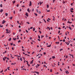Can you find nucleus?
<instances>
[{
	"label": "nucleus",
	"mask_w": 75,
	"mask_h": 75,
	"mask_svg": "<svg viewBox=\"0 0 75 75\" xmlns=\"http://www.w3.org/2000/svg\"><path fill=\"white\" fill-rule=\"evenodd\" d=\"M6 33L7 34H8L10 33H11V31H10V30H9V32H8V29H6Z\"/></svg>",
	"instance_id": "nucleus-1"
},
{
	"label": "nucleus",
	"mask_w": 75,
	"mask_h": 75,
	"mask_svg": "<svg viewBox=\"0 0 75 75\" xmlns=\"http://www.w3.org/2000/svg\"><path fill=\"white\" fill-rule=\"evenodd\" d=\"M30 4H29V6H31V5H32V3H31V1H30Z\"/></svg>",
	"instance_id": "nucleus-2"
},
{
	"label": "nucleus",
	"mask_w": 75,
	"mask_h": 75,
	"mask_svg": "<svg viewBox=\"0 0 75 75\" xmlns=\"http://www.w3.org/2000/svg\"><path fill=\"white\" fill-rule=\"evenodd\" d=\"M6 23V21H5L4 20H3V21L2 22V24H4Z\"/></svg>",
	"instance_id": "nucleus-3"
},
{
	"label": "nucleus",
	"mask_w": 75,
	"mask_h": 75,
	"mask_svg": "<svg viewBox=\"0 0 75 75\" xmlns=\"http://www.w3.org/2000/svg\"><path fill=\"white\" fill-rule=\"evenodd\" d=\"M25 15L26 16H27V17H28V14L27 13H26Z\"/></svg>",
	"instance_id": "nucleus-4"
},
{
	"label": "nucleus",
	"mask_w": 75,
	"mask_h": 75,
	"mask_svg": "<svg viewBox=\"0 0 75 75\" xmlns=\"http://www.w3.org/2000/svg\"><path fill=\"white\" fill-rule=\"evenodd\" d=\"M69 42L68 43H67V42H65V43L66 44H67V45H69V42H70L69 41Z\"/></svg>",
	"instance_id": "nucleus-5"
},
{
	"label": "nucleus",
	"mask_w": 75,
	"mask_h": 75,
	"mask_svg": "<svg viewBox=\"0 0 75 75\" xmlns=\"http://www.w3.org/2000/svg\"><path fill=\"white\" fill-rule=\"evenodd\" d=\"M66 73L67 74H68H68H69V72H68V71H66Z\"/></svg>",
	"instance_id": "nucleus-6"
},
{
	"label": "nucleus",
	"mask_w": 75,
	"mask_h": 75,
	"mask_svg": "<svg viewBox=\"0 0 75 75\" xmlns=\"http://www.w3.org/2000/svg\"><path fill=\"white\" fill-rule=\"evenodd\" d=\"M46 29H49V30H50V27H48Z\"/></svg>",
	"instance_id": "nucleus-7"
},
{
	"label": "nucleus",
	"mask_w": 75,
	"mask_h": 75,
	"mask_svg": "<svg viewBox=\"0 0 75 75\" xmlns=\"http://www.w3.org/2000/svg\"><path fill=\"white\" fill-rule=\"evenodd\" d=\"M3 9H1V11H0V12L1 13H2V12H3Z\"/></svg>",
	"instance_id": "nucleus-8"
},
{
	"label": "nucleus",
	"mask_w": 75,
	"mask_h": 75,
	"mask_svg": "<svg viewBox=\"0 0 75 75\" xmlns=\"http://www.w3.org/2000/svg\"><path fill=\"white\" fill-rule=\"evenodd\" d=\"M39 3H40V5H41V4H42V3H43V2H42L41 3V1H40L39 2Z\"/></svg>",
	"instance_id": "nucleus-9"
},
{
	"label": "nucleus",
	"mask_w": 75,
	"mask_h": 75,
	"mask_svg": "<svg viewBox=\"0 0 75 75\" xmlns=\"http://www.w3.org/2000/svg\"><path fill=\"white\" fill-rule=\"evenodd\" d=\"M53 21H54V20H55V17L54 16H53Z\"/></svg>",
	"instance_id": "nucleus-10"
},
{
	"label": "nucleus",
	"mask_w": 75,
	"mask_h": 75,
	"mask_svg": "<svg viewBox=\"0 0 75 75\" xmlns=\"http://www.w3.org/2000/svg\"><path fill=\"white\" fill-rule=\"evenodd\" d=\"M11 40V38H10L9 39H8V41H10Z\"/></svg>",
	"instance_id": "nucleus-11"
},
{
	"label": "nucleus",
	"mask_w": 75,
	"mask_h": 75,
	"mask_svg": "<svg viewBox=\"0 0 75 75\" xmlns=\"http://www.w3.org/2000/svg\"><path fill=\"white\" fill-rule=\"evenodd\" d=\"M27 11H28V12L29 13H30V10H29V8H28V9H27Z\"/></svg>",
	"instance_id": "nucleus-12"
},
{
	"label": "nucleus",
	"mask_w": 75,
	"mask_h": 75,
	"mask_svg": "<svg viewBox=\"0 0 75 75\" xmlns=\"http://www.w3.org/2000/svg\"><path fill=\"white\" fill-rule=\"evenodd\" d=\"M56 44H59V42H55Z\"/></svg>",
	"instance_id": "nucleus-13"
},
{
	"label": "nucleus",
	"mask_w": 75,
	"mask_h": 75,
	"mask_svg": "<svg viewBox=\"0 0 75 75\" xmlns=\"http://www.w3.org/2000/svg\"><path fill=\"white\" fill-rule=\"evenodd\" d=\"M51 46V45H47V47H50Z\"/></svg>",
	"instance_id": "nucleus-14"
},
{
	"label": "nucleus",
	"mask_w": 75,
	"mask_h": 75,
	"mask_svg": "<svg viewBox=\"0 0 75 75\" xmlns=\"http://www.w3.org/2000/svg\"><path fill=\"white\" fill-rule=\"evenodd\" d=\"M5 14H6V16H8V13H5Z\"/></svg>",
	"instance_id": "nucleus-15"
},
{
	"label": "nucleus",
	"mask_w": 75,
	"mask_h": 75,
	"mask_svg": "<svg viewBox=\"0 0 75 75\" xmlns=\"http://www.w3.org/2000/svg\"><path fill=\"white\" fill-rule=\"evenodd\" d=\"M12 18H13V17H9V18H10V19L11 20H12Z\"/></svg>",
	"instance_id": "nucleus-16"
},
{
	"label": "nucleus",
	"mask_w": 75,
	"mask_h": 75,
	"mask_svg": "<svg viewBox=\"0 0 75 75\" xmlns=\"http://www.w3.org/2000/svg\"><path fill=\"white\" fill-rule=\"evenodd\" d=\"M52 57L53 59H54V58H55V57L54 56H52Z\"/></svg>",
	"instance_id": "nucleus-17"
},
{
	"label": "nucleus",
	"mask_w": 75,
	"mask_h": 75,
	"mask_svg": "<svg viewBox=\"0 0 75 75\" xmlns=\"http://www.w3.org/2000/svg\"><path fill=\"white\" fill-rule=\"evenodd\" d=\"M23 59L21 58H20V61H22V60Z\"/></svg>",
	"instance_id": "nucleus-18"
},
{
	"label": "nucleus",
	"mask_w": 75,
	"mask_h": 75,
	"mask_svg": "<svg viewBox=\"0 0 75 75\" xmlns=\"http://www.w3.org/2000/svg\"><path fill=\"white\" fill-rule=\"evenodd\" d=\"M36 11L37 13H38V9H37L36 10Z\"/></svg>",
	"instance_id": "nucleus-19"
},
{
	"label": "nucleus",
	"mask_w": 75,
	"mask_h": 75,
	"mask_svg": "<svg viewBox=\"0 0 75 75\" xmlns=\"http://www.w3.org/2000/svg\"><path fill=\"white\" fill-rule=\"evenodd\" d=\"M43 20L44 21H45V23H47V22H46V21H45V19H43Z\"/></svg>",
	"instance_id": "nucleus-20"
},
{
	"label": "nucleus",
	"mask_w": 75,
	"mask_h": 75,
	"mask_svg": "<svg viewBox=\"0 0 75 75\" xmlns=\"http://www.w3.org/2000/svg\"><path fill=\"white\" fill-rule=\"evenodd\" d=\"M69 29H70V30H72V29H71V27H70V26H69Z\"/></svg>",
	"instance_id": "nucleus-21"
},
{
	"label": "nucleus",
	"mask_w": 75,
	"mask_h": 75,
	"mask_svg": "<svg viewBox=\"0 0 75 75\" xmlns=\"http://www.w3.org/2000/svg\"><path fill=\"white\" fill-rule=\"evenodd\" d=\"M50 72H52V69H50Z\"/></svg>",
	"instance_id": "nucleus-22"
},
{
	"label": "nucleus",
	"mask_w": 75,
	"mask_h": 75,
	"mask_svg": "<svg viewBox=\"0 0 75 75\" xmlns=\"http://www.w3.org/2000/svg\"><path fill=\"white\" fill-rule=\"evenodd\" d=\"M13 4H14V3H16V1H14L13 2Z\"/></svg>",
	"instance_id": "nucleus-23"
},
{
	"label": "nucleus",
	"mask_w": 75,
	"mask_h": 75,
	"mask_svg": "<svg viewBox=\"0 0 75 75\" xmlns=\"http://www.w3.org/2000/svg\"><path fill=\"white\" fill-rule=\"evenodd\" d=\"M33 31H35V28H33Z\"/></svg>",
	"instance_id": "nucleus-24"
},
{
	"label": "nucleus",
	"mask_w": 75,
	"mask_h": 75,
	"mask_svg": "<svg viewBox=\"0 0 75 75\" xmlns=\"http://www.w3.org/2000/svg\"><path fill=\"white\" fill-rule=\"evenodd\" d=\"M1 7H3V6H2V4H0V6Z\"/></svg>",
	"instance_id": "nucleus-25"
},
{
	"label": "nucleus",
	"mask_w": 75,
	"mask_h": 75,
	"mask_svg": "<svg viewBox=\"0 0 75 75\" xmlns=\"http://www.w3.org/2000/svg\"><path fill=\"white\" fill-rule=\"evenodd\" d=\"M35 14L36 16H38V15L37 13H35Z\"/></svg>",
	"instance_id": "nucleus-26"
},
{
	"label": "nucleus",
	"mask_w": 75,
	"mask_h": 75,
	"mask_svg": "<svg viewBox=\"0 0 75 75\" xmlns=\"http://www.w3.org/2000/svg\"><path fill=\"white\" fill-rule=\"evenodd\" d=\"M6 52H7V51H5V52H3V54H5V53H6Z\"/></svg>",
	"instance_id": "nucleus-27"
},
{
	"label": "nucleus",
	"mask_w": 75,
	"mask_h": 75,
	"mask_svg": "<svg viewBox=\"0 0 75 75\" xmlns=\"http://www.w3.org/2000/svg\"><path fill=\"white\" fill-rule=\"evenodd\" d=\"M43 54H44V55H46V52H44V53H43Z\"/></svg>",
	"instance_id": "nucleus-28"
},
{
	"label": "nucleus",
	"mask_w": 75,
	"mask_h": 75,
	"mask_svg": "<svg viewBox=\"0 0 75 75\" xmlns=\"http://www.w3.org/2000/svg\"><path fill=\"white\" fill-rule=\"evenodd\" d=\"M38 38H39V39H40V36L39 35H38Z\"/></svg>",
	"instance_id": "nucleus-29"
},
{
	"label": "nucleus",
	"mask_w": 75,
	"mask_h": 75,
	"mask_svg": "<svg viewBox=\"0 0 75 75\" xmlns=\"http://www.w3.org/2000/svg\"><path fill=\"white\" fill-rule=\"evenodd\" d=\"M49 7V5H47V8H48Z\"/></svg>",
	"instance_id": "nucleus-30"
},
{
	"label": "nucleus",
	"mask_w": 75,
	"mask_h": 75,
	"mask_svg": "<svg viewBox=\"0 0 75 75\" xmlns=\"http://www.w3.org/2000/svg\"><path fill=\"white\" fill-rule=\"evenodd\" d=\"M62 50H63V49H61L60 50V51H62Z\"/></svg>",
	"instance_id": "nucleus-31"
},
{
	"label": "nucleus",
	"mask_w": 75,
	"mask_h": 75,
	"mask_svg": "<svg viewBox=\"0 0 75 75\" xmlns=\"http://www.w3.org/2000/svg\"><path fill=\"white\" fill-rule=\"evenodd\" d=\"M21 42V41L20 40H19L18 42L19 43V42Z\"/></svg>",
	"instance_id": "nucleus-32"
},
{
	"label": "nucleus",
	"mask_w": 75,
	"mask_h": 75,
	"mask_svg": "<svg viewBox=\"0 0 75 75\" xmlns=\"http://www.w3.org/2000/svg\"><path fill=\"white\" fill-rule=\"evenodd\" d=\"M3 61H5L6 59H5L4 58H3Z\"/></svg>",
	"instance_id": "nucleus-33"
},
{
	"label": "nucleus",
	"mask_w": 75,
	"mask_h": 75,
	"mask_svg": "<svg viewBox=\"0 0 75 75\" xmlns=\"http://www.w3.org/2000/svg\"><path fill=\"white\" fill-rule=\"evenodd\" d=\"M36 74H37L38 75H39V72H36Z\"/></svg>",
	"instance_id": "nucleus-34"
},
{
	"label": "nucleus",
	"mask_w": 75,
	"mask_h": 75,
	"mask_svg": "<svg viewBox=\"0 0 75 75\" xmlns=\"http://www.w3.org/2000/svg\"><path fill=\"white\" fill-rule=\"evenodd\" d=\"M25 31H26V33H28V30H26Z\"/></svg>",
	"instance_id": "nucleus-35"
},
{
	"label": "nucleus",
	"mask_w": 75,
	"mask_h": 75,
	"mask_svg": "<svg viewBox=\"0 0 75 75\" xmlns=\"http://www.w3.org/2000/svg\"><path fill=\"white\" fill-rule=\"evenodd\" d=\"M3 25L1 26V25H0V27H3Z\"/></svg>",
	"instance_id": "nucleus-36"
},
{
	"label": "nucleus",
	"mask_w": 75,
	"mask_h": 75,
	"mask_svg": "<svg viewBox=\"0 0 75 75\" xmlns=\"http://www.w3.org/2000/svg\"><path fill=\"white\" fill-rule=\"evenodd\" d=\"M47 12H50V10H47Z\"/></svg>",
	"instance_id": "nucleus-37"
},
{
	"label": "nucleus",
	"mask_w": 75,
	"mask_h": 75,
	"mask_svg": "<svg viewBox=\"0 0 75 75\" xmlns=\"http://www.w3.org/2000/svg\"><path fill=\"white\" fill-rule=\"evenodd\" d=\"M63 42H65V39H64L63 40Z\"/></svg>",
	"instance_id": "nucleus-38"
},
{
	"label": "nucleus",
	"mask_w": 75,
	"mask_h": 75,
	"mask_svg": "<svg viewBox=\"0 0 75 75\" xmlns=\"http://www.w3.org/2000/svg\"><path fill=\"white\" fill-rule=\"evenodd\" d=\"M27 52H28V54H30V52H28V51H27Z\"/></svg>",
	"instance_id": "nucleus-39"
},
{
	"label": "nucleus",
	"mask_w": 75,
	"mask_h": 75,
	"mask_svg": "<svg viewBox=\"0 0 75 75\" xmlns=\"http://www.w3.org/2000/svg\"><path fill=\"white\" fill-rule=\"evenodd\" d=\"M10 44H11V45H13V43H12Z\"/></svg>",
	"instance_id": "nucleus-40"
},
{
	"label": "nucleus",
	"mask_w": 75,
	"mask_h": 75,
	"mask_svg": "<svg viewBox=\"0 0 75 75\" xmlns=\"http://www.w3.org/2000/svg\"><path fill=\"white\" fill-rule=\"evenodd\" d=\"M60 33V31L59 30L58 32V34H59Z\"/></svg>",
	"instance_id": "nucleus-41"
},
{
	"label": "nucleus",
	"mask_w": 75,
	"mask_h": 75,
	"mask_svg": "<svg viewBox=\"0 0 75 75\" xmlns=\"http://www.w3.org/2000/svg\"><path fill=\"white\" fill-rule=\"evenodd\" d=\"M13 40H14L15 41H16V39H15V38H13Z\"/></svg>",
	"instance_id": "nucleus-42"
},
{
	"label": "nucleus",
	"mask_w": 75,
	"mask_h": 75,
	"mask_svg": "<svg viewBox=\"0 0 75 75\" xmlns=\"http://www.w3.org/2000/svg\"><path fill=\"white\" fill-rule=\"evenodd\" d=\"M16 7H18V4H17V5H16Z\"/></svg>",
	"instance_id": "nucleus-43"
},
{
	"label": "nucleus",
	"mask_w": 75,
	"mask_h": 75,
	"mask_svg": "<svg viewBox=\"0 0 75 75\" xmlns=\"http://www.w3.org/2000/svg\"><path fill=\"white\" fill-rule=\"evenodd\" d=\"M38 41H41V40L39 39H38Z\"/></svg>",
	"instance_id": "nucleus-44"
},
{
	"label": "nucleus",
	"mask_w": 75,
	"mask_h": 75,
	"mask_svg": "<svg viewBox=\"0 0 75 75\" xmlns=\"http://www.w3.org/2000/svg\"><path fill=\"white\" fill-rule=\"evenodd\" d=\"M71 10H74V8H71Z\"/></svg>",
	"instance_id": "nucleus-45"
},
{
	"label": "nucleus",
	"mask_w": 75,
	"mask_h": 75,
	"mask_svg": "<svg viewBox=\"0 0 75 75\" xmlns=\"http://www.w3.org/2000/svg\"><path fill=\"white\" fill-rule=\"evenodd\" d=\"M33 62L31 61L30 62V64H33Z\"/></svg>",
	"instance_id": "nucleus-46"
},
{
	"label": "nucleus",
	"mask_w": 75,
	"mask_h": 75,
	"mask_svg": "<svg viewBox=\"0 0 75 75\" xmlns=\"http://www.w3.org/2000/svg\"><path fill=\"white\" fill-rule=\"evenodd\" d=\"M30 40H32V38H31V37H30Z\"/></svg>",
	"instance_id": "nucleus-47"
},
{
	"label": "nucleus",
	"mask_w": 75,
	"mask_h": 75,
	"mask_svg": "<svg viewBox=\"0 0 75 75\" xmlns=\"http://www.w3.org/2000/svg\"><path fill=\"white\" fill-rule=\"evenodd\" d=\"M68 58V56L67 55L66 56V57L65 58V59H66V58Z\"/></svg>",
	"instance_id": "nucleus-48"
},
{
	"label": "nucleus",
	"mask_w": 75,
	"mask_h": 75,
	"mask_svg": "<svg viewBox=\"0 0 75 75\" xmlns=\"http://www.w3.org/2000/svg\"><path fill=\"white\" fill-rule=\"evenodd\" d=\"M3 70H2V71H0V73H2V72H3Z\"/></svg>",
	"instance_id": "nucleus-49"
},
{
	"label": "nucleus",
	"mask_w": 75,
	"mask_h": 75,
	"mask_svg": "<svg viewBox=\"0 0 75 75\" xmlns=\"http://www.w3.org/2000/svg\"><path fill=\"white\" fill-rule=\"evenodd\" d=\"M46 38L48 37V36H47V35L46 34Z\"/></svg>",
	"instance_id": "nucleus-50"
},
{
	"label": "nucleus",
	"mask_w": 75,
	"mask_h": 75,
	"mask_svg": "<svg viewBox=\"0 0 75 75\" xmlns=\"http://www.w3.org/2000/svg\"><path fill=\"white\" fill-rule=\"evenodd\" d=\"M39 32L40 34H41V32L40 31H39Z\"/></svg>",
	"instance_id": "nucleus-51"
},
{
	"label": "nucleus",
	"mask_w": 75,
	"mask_h": 75,
	"mask_svg": "<svg viewBox=\"0 0 75 75\" xmlns=\"http://www.w3.org/2000/svg\"><path fill=\"white\" fill-rule=\"evenodd\" d=\"M21 29H20L19 30V32H21Z\"/></svg>",
	"instance_id": "nucleus-52"
},
{
	"label": "nucleus",
	"mask_w": 75,
	"mask_h": 75,
	"mask_svg": "<svg viewBox=\"0 0 75 75\" xmlns=\"http://www.w3.org/2000/svg\"><path fill=\"white\" fill-rule=\"evenodd\" d=\"M17 22L18 23V24H19V21H17Z\"/></svg>",
	"instance_id": "nucleus-53"
},
{
	"label": "nucleus",
	"mask_w": 75,
	"mask_h": 75,
	"mask_svg": "<svg viewBox=\"0 0 75 75\" xmlns=\"http://www.w3.org/2000/svg\"><path fill=\"white\" fill-rule=\"evenodd\" d=\"M33 28V27H31L30 28V29H32Z\"/></svg>",
	"instance_id": "nucleus-54"
},
{
	"label": "nucleus",
	"mask_w": 75,
	"mask_h": 75,
	"mask_svg": "<svg viewBox=\"0 0 75 75\" xmlns=\"http://www.w3.org/2000/svg\"><path fill=\"white\" fill-rule=\"evenodd\" d=\"M26 23H27V24H30V23H29V22H26Z\"/></svg>",
	"instance_id": "nucleus-55"
},
{
	"label": "nucleus",
	"mask_w": 75,
	"mask_h": 75,
	"mask_svg": "<svg viewBox=\"0 0 75 75\" xmlns=\"http://www.w3.org/2000/svg\"><path fill=\"white\" fill-rule=\"evenodd\" d=\"M34 53H35V52H32V55H33V54H34Z\"/></svg>",
	"instance_id": "nucleus-56"
},
{
	"label": "nucleus",
	"mask_w": 75,
	"mask_h": 75,
	"mask_svg": "<svg viewBox=\"0 0 75 75\" xmlns=\"http://www.w3.org/2000/svg\"><path fill=\"white\" fill-rule=\"evenodd\" d=\"M5 59H7V57H4Z\"/></svg>",
	"instance_id": "nucleus-57"
},
{
	"label": "nucleus",
	"mask_w": 75,
	"mask_h": 75,
	"mask_svg": "<svg viewBox=\"0 0 75 75\" xmlns=\"http://www.w3.org/2000/svg\"><path fill=\"white\" fill-rule=\"evenodd\" d=\"M71 12V13H73V11H70Z\"/></svg>",
	"instance_id": "nucleus-58"
},
{
	"label": "nucleus",
	"mask_w": 75,
	"mask_h": 75,
	"mask_svg": "<svg viewBox=\"0 0 75 75\" xmlns=\"http://www.w3.org/2000/svg\"><path fill=\"white\" fill-rule=\"evenodd\" d=\"M41 13V11H39V14H40Z\"/></svg>",
	"instance_id": "nucleus-59"
},
{
	"label": "nucleus",
	"mask_w": 75,
	"mask_h": 75,
	"mask_svg": "<svg viewBox=\"0 0 75 75\" xmlns=\"http://www.w3.org/2000/svg\"><path fill=\"white\" fill-rule=\"evenodd\" d=\"M48 19L49 20H51V19H50V18H48Z\"/></svg>",
	"instance_id": "nucleus-60"
},
{
	"label": "nucleus",
	"mask_w": 75,
	"mask_h": 75,
	"mask_svg": "<svg viewBox=\"0 0 75 75\" xmlns=\"http://www.w3.org/2000/svg\"><path fill=\"white\" fill-rule=\"evenodd\" d=\"M71 6H73V4H72V3L71 4Z\"/></svg>",
	"instance_id": "nucleus-61"
},
{
	"label": "nucleus",
	"mask_w": 75,
	"mask_h": 75,
	"mask_svg": "<svg viewBox=\"0 0 75 75\" xmlns=\"http://www.w3.org/2000/svg\"><path fill=\"white\" fill-rule=\"evenodd\" d=\"M73 55L72 54L71 55V56L72 57V58H74V57H73Z\"/></svg>",
	"instance_id": "nucleus-62"
},
{
	"label": "nucleus",
	"mask_w": 75,
	"mask_h": 75,
	"mask_svg": "<svg viewBox=\"0 0 75 75\" xmlns=\"http://www.w3.org/2000/svg\"><path fill=\"white\" fill-rule=\"evenodd\" d=\"M37 65H38V67H39L40 66V64H38Z\"/></svg>",
	"instance_id": "nucleus-63"
},
{
	"label": "nucleus",
	"mask_w": 75,
	"mask_h": 75,
	"mask_svg": "<svg viewBox=\"0 0 75 75\" xmlns=\"http://www.w3.org/2000/svg\"><path fill=\"white\" fill-rule=\"evenodd\" d=\"M13 13L14 14H15V11H13Z\"/></svg>",
	"instance_id": "nucleus-64"
}]
</instances>
